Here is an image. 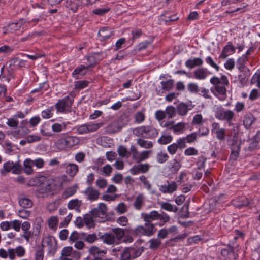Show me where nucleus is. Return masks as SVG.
<instances>
[{
    "instance_id": "4d7b16f0",
    "label": "nucleus",
    "mask_w": 260,
    "mask_h": 260,
    "mask_svg": "<svg viewBox=\"0 0 260 260\" xmlns=\"http://www.w3.org/2000/svg\"><path fill=\"white\" fill-rule=\"evenodd\" d=\"M18 215L21 218L28 219L30 216V212L25 209H21L18 211Z\"/></svg>"
},
{
    "instance_id": "f257e3e1",
    "label": "nucleus",
    "mask_w": 260,
    "mask_h": 260,
    "mask_svg": "<svg viewBox=\"0 0 260 260\" xmlns=\"http://www.w3.org/2000/svg\"><path fill=\"white\" fill-rule=\"evenodd\" d=\"M133 134L138 137L145 138H154L158 134L156 129L150 125L136 127L133 130Z\"/></svg>"
},
{
    "instance_id": "8fccbe9b",
    "label": "nucleus",
    "mask_w": 260,
    "mask_h": 260,
    "mask_svg": "<svg viewBox=\"0 0 260 260\" xmlns=\"http://www.w3.org/2000/svg\"><path fill=\"white\" fill-rule=\"evenodd\" d=\"M185 127V125L183 122L178 123L177 124L174 125L173 126H171L170 127H169V129L173 130L174 132H180L182 130H183Z\"/></svg>"
},
{
    "instance_id": "0eeeda50",
    "label": "nucleus",
    "mask_w": 260,
    "mask_h": 260,
    "mask_svg": "<svg viewBox=\"0 0 260 260\" xmlns=\"http://www.w3.org/2000/svg\"><path fill=\"white\" fill-rule=\"evenodd\" d=\"M229 145L231 150L230 159L231 160L235 161L239 155L240 144L238 142L237 139L233 138L229 141Z\"/></svg>"
},
{
    "instance_id": "37998d69",
    "label": "nucleus",
    "mask_w": 260,
    "mask_h": 260,
    "mask_svg": "<svg viewBox=\"0 0 260 260\" xmlns=\"http://www.w3.org/2000/svg\"><path fill=\"white\" fill-rule=\"evenodd\" d=\"M94 217L92 216V214H86L83 217L84 221L87 226H91V225H94L93 222Z\"/></svg>"
},
{
    "instance_id": "393cba45",
    "label": "nucleus",
    "mask_w": 260,
    "mask_h": 260,
    "mask_svg": "<svg viewBox=\"0 0 260 260\" xmlns=\"http://www.w3.org/2000/svg\"><path fill=\"white\" fill-rule=\"evenodd\" d=\"M77 188L78 185L77 184L67 188L63 193V198L67 199L74 195L76 192Z\"/></svg>"
},
{
    "instance_id": "7ed1b4c3",
    "label": "nucleus",
    "mask_w": 260,
    "mask_h": 260,
    "mask_svg": "<svg viewBox=\"0 0 260 260\" xmlns=\"http://www.w3.org/2000/svg\"><path fill=\"white\" fill-rule=\"evenodd\" d=\"M210 82L214 85L215 90L217 92V94H215V95L219 96L218 98L220 100H225L226 97V86L223 85L220 79L216 77L212 78L210 79Z\"/></svg>"
},
{
    "instance_id": "b1692460",
    "label": "nucleus",
    "mask_w": 260,
    "mask_h": 260,
    "mask_svg": "<svg viewBox=\"0 0 260 260\" xmlns=\"http://www.w3.org/2000/svg\"><path fill=\"white\" fill-rule=\"evenodd\" d=\"M145 221V230L146 231V235L150 236L153 235L156 232V229L155 228L154 225L151 223L150 221L144 220Z\"/></svg>"
},
{
    "instance_id": "79ce46f5",
    "label": "nucleus",
    "mask_w": 260,
    "mask_h": 260,
    "mask_svg": "<svg viewBox=\"0 0 260 260\" xmlns=\"http://www.w3.org/2000/svg\"><path fill=\"white\" fill-rule=\"evenodd\" d=\"M259 147V143L254 139L251 142L247 147L245 148V151L252 152Z\"/></svg>"
},
{
    "instance_id": "13d9d810",
    "label": "nucleus",
    "mask_w": 260,
    "mask_h": 260,
    "mask_svg": "<svg viewBox=\"0 0 260 260\" xmlns=\"http://www.w3.org/2000/svg\"><path fill=\"white\" fill-rule=\"evenodd\" d=\"M169 156L166 153H163L160 152L157 154V160L159 163H163L166 161L168 158Z\"/></svg>"
},
{
    "instance_id": "bf43d9fd",
    "label": "nucleus",
    "mask_w": 260,
    "mask_h": 260,
    "mask_svg": "<svg viewBox=\"0 0 260 260\" xmlns=\"http://www.w3.org/2000/svg\"><path fill=\"white\" fill-rule=\"evenodd\" d=\"M187 89L191 93H197L199 91L198 85L193 83H189L187 85Z\"/></svg>"
},
{
    "instance_id": "a878e982",
    "label": "nucleus",
    "mask_w": 260,
    "mask_h": 260,
    "mask_svg": "<svg viewBox=\"0 0 260 260\" xmlns=\"http://www.w3.org/2000/svg\"><path fill=\"white\" fill-rule=\"evenodd\" d=\"M129 233L136 236H141L146 235V231L143 226L140 225L136 228L134 230H128Z\"/></svg>"
},
{
    "instance_id": "dca6fc26",
    "label": "nucleus",
    "mask_w": 260,
    "mask_h": 260,
    "mask_svg": "<svg viewBox=\"0 0 260 260\" xmlns=\"http://www.w3.org/2000/svg\"><path fill=\"white\" fill-rule=\"evenodd\" d=\"M249 204V202L248 199L245 197H239L233 201V205L239 208L246 206Z\"/></svg>"
},
{
    "instance_id": "774afa93",
    "label": "nucleus",
    "mask_w": 260,
    "mask_h": 260,
    "mask_svg": "<svg viewBox=\"0 0 260 260\" xmlns=\"http://www.w3.org/2000/svg\"><path fill=\"white\" fill-rule=\"evenodd\" d=\"M251 83L254 84L257 83V86L260 89V73L259 74L255 73L251 80Z\"/></svg>"
},
{
    "instance_id": "c85d7f7f",
    "label": "nucleus",
    "mask_w": 260,
    "mask_h": 260,
    "mask_svg": "<svg viewBox=\"0 0 260 260\" xmlns=\"http://www.w3.org/2000/svg\"><path fill=\"white\" fill-rule=\"evenodd\" d=\"M144 198L142 194H138L134 203V206L137 210H140L144 204Z\"/></svg>"
},
{
    "instance_id": "2eb2a0df",
    "label": "nucleus",
    "mask_w": 260,
    "mask_h": 260,
    "mask_svg": "<svg viewBox=\"0 0 260 260\" xmlns=\"http://www.w3.org/2000/svg\"><path fill=\"white\" fill-rule=\"evenodd\" d=\"M65 1L66 7L74 13L76 12L79 7L81 6L79 0H77L76 2L75 0H65Z\"/></svg>"
},
{
    "instance_id": "72a5a7b5",
    "label": "nucleus",
    "mask_w": 260,
    "mask_h": 260,
    "mask_svg": "<svg viewBox=\"0 0 260 260\" xmlns=\"http://www.w3.org/2000/svg\"><path fill=\"white\" fill-rule=\"evenodd\" d=\"M88 133H91L95 132L99 129L101 127H102L104 125L103 122H100L98 123H94L92 122H90L88 123H86Z\"/></svg>"
},
{
    "instance_id": "a19ab883",
    "label": "nucleus",
    "mask_w": 260,
    "mask_h": 260,
    "mask_svg": "<svg viewBox=\"0 0 260 260\" xmlns=\"http://www.w3.org/2000/svg\"><path fill=\"white\" fill-rule=\"evenodd\" d=\"M89 67H85L84 65H80L79 67L76 68L73 71L72 75L74 78L78 79L77 75L79 74L84 75L85 73H82V71L85 69H88Z\"/></svg>"
},
{
    "instance_id": "603ef678",
    "label": "nucleus",
    "mask_w": 260,
    "mask_h": 260,
    "mask_svg": "<svg viewBox=\"0 0 260 260\" xmlns=\"http://www.w3.org/2000/svg\"><path fill=\"white\" fill-rule=\"evenodd\" d=\"M151 153V151H144L142 152L139 156L138 160H137V162L139 163L141 161L145 160L147 159L149 154Z\"/></svg>"
},
{
    "instance_id": "9d476101",
    "label": "nucleus",
    "mask_w": 260,
    "mask_h": 260,
    "mask_svg": "<svg viewBox=\"0 0 260 260\" xmlns=\"http://www.w3.org/2000/svg\"><path fill=\"white\" fill-rule=\"evenodd\" d=\"M177 184L175 182L171 183L168 182V184H165L160 186V190L163 193H172L177 190Z\"/></svg>"
},
{
    "instance_id": "49530a36",
    "label": "nucleus",
    "mask_w": 260,
    "mask_h": 260,
    "mask_svg": "<svg viewBox=\"0 0 260 260\" xmlns=\"http://www.w3.org/2000/svg\"><path fill=\"white\" fill-rule=\"evenodd\" d=\"M246 59L247 58L245 56H243L238 59L237 61V66L240 72H242V71H245V69H248L244 65V63Z\"/></svg>"
},
{
    "instance_id": "de8ad7c7",
    "label": "nucleus",
    "mask_w": 260,
    "mask_h": 260,
    "mask_svg": "<svg viewBox=\"0 0 260 260\" xmlns=\"http://www.w3.org/2000/svg\"><path fill=\"white\" fill-rule=\"evenodd\" d=\"M173 140L171 136L162 135L158 140V142L160 144H166L170 143Z\"/></svg>"
},
{
    "instance_id": "e2e57ef3",
    "label": "nucleus",
    "mask_w": 260,
    "mask_h": 260,
    "mask_svg": "<svg viewBox=\"0 0 260 260\" xmlns=\"http://www.w3.org/2000/svg\"><path fill=\"white\" fill-rule=\"evenodd\" d=\"M197 133L194 132L190 134L187 135L185 137H184L185 140L188 143H192L194 142L197 139Z\"/></svg>"
},
{
    "instance_id": "0e129e2a",
    "label": "nucleus",
    "mask_w": 260,
    "mask_h": 260,
    "mask_svg": "<svg viewBox=\"0 0 260 260\" xmlns=\"http://www.w3.org/2000/svg\"><path fill=\"white\" fill-rule=\"evenodd\" d=\"M206 62L214 68L217 71H219V67L214 62L213 59L210 56H208L206 58Z\"/></svg>"
},
{
    "instance_id": "c756f323",
    "label": "nucleus",
    "mask_w": 260,
    "mask_h": 260,
    "mask_svg": "<svg viewBox=\"0 0 260 260\" xmlns=\"http://www.w3.org/2000/svg\"><path fill=\"white\" fill-rule=\"evenodd\" d=\"M194 76L196 79H204L207 76L206 69L204 68H200L196 70L194 72Z\"/></svg>"
},
{
    "instance_id": "c03bdc74",
    "label": "nucleus",
    "mask_w": 260,
    "mask_h": 260,
    "mask_svg": "<svg viewBox=\"0 0 260 260\" xmlns=\"http://www.w3.org/2000/svg\"><path fill=\"white\" fill-rule=\"evenodd\" d=\"M176 109L172 106H168L166 109V115L169 119L174 117L176 115Z\"/></svg>"
},
{
    "instance_id": "5fc2aeb1",
    "label": "nucleus",
    "mask_w": 260,
    "mask_h": 260,
    "mask_svg": "<svg viewBox=\"0 0 260 260\" xmlns=\"http://www.w3.org/2000/svg\"><path fill=\"white\" fill-rule=\"evenodd\" d=\"M181 167L180 163L177 161L176 159L173 160L172 165L171 167V170L172 172L176 173L180 169Z\"/></svg>"
},
{
    "instance_id": "6e6552de",
    "label": "nucleus",
    "mask_w": 260,
    "mask_h": 260,
    "mask_svg": "<svg viewBox=\"0 0 260 260\" xmlns=\"http://www.w3.org/2000/svg\"><path fill=\"white\" fill-rule=\"evenodd\" d=\"M4 170H2V173L5 172H9L12 170L14 174H19L20 172V166L19 164H14L13 162H7L4 164Z\"/></svg>"
},
{
    "instance_id": "9b49d317",
    "label": "nucleus",
    "mask_w": 260,
    "mask_h": 260,
    "mask_svg": "<svg viewBox=\"0 0 260 260\" xmlns=\"http://www.w3.org/2000/svg\"><path fill=\"white\" fill-rule=\"evenodd\" d=\"M99 238L102 240L104 243L108 245L117 244L114 239V235L112 233H106L103 235H99Z\"/></svg>"
},
{
    "instance_id": "3c124183",
    "label": "nucleus",
    "mask_w": 260,
    "mask_h": 260,
    "mask_svg": "<svg viewBox=\"0 0 260 260\" xmlns=\"http://www.w3.org/2000/svg\"><path fill=\"white\" fill-rule=\"evenodd\" d=\"M23 25L22 21H19V22L15 23H12L8 26L10 30L12 31H16L19 30Z\"/></svg>"
},
{
    "instance_id": "473e14b6",
    "label": "nucleus",
    "mask_w": 260,
    "mask_h": 260,
    "mask_svg": "<svg viewBox=\"0 0 260 260\" xmlns=\"http://www.w3.org/2000/svg\"><path fill=\"white\" fill-rule=\"evenodd\" d=\"M137 143L141 147L146 149L151 148L153 147V143L151 141L145 140L142 138H139L137 140Z\"/></svg>"
},
{
    "instance_id": "4c0bfd02",
    "label": "nucleus",
    "mask_w": 260,
    "mask_h": 260,
    "mask_svg": "<svg viewBox=\"0 0 260 260\" xmlns=\"http://www.w3.org/2000/svg\"><path fill=\"white\" fill-rule=\"evenodd\" d=\"M174 81L173 79H169L166 81H161L160 84L162 86V89L166 91L171 90L174 85Z\"/></svg>"
},
{
    "instance_id": "f8f14e48",
    "label": "nucleus",
    "mask_w": 260,
    "mask_h": 260,
    "mask_svg": "<svg viewBox=\"0 0 260 260\" xmlns=\"http://www.w3.org/2000/svg\"><path fill=\"white\" fill-rule=\"evenodd\" d=\"M112 234L114 235V239L117 244H118L122 238L124 237L125 232V231H128V229H122L119 228H115L111 229Z\"/></svg>"
},
{
    "instance_id": "f03ea898",
    "label": "nucleus",
    "mask_w": 260,
    "mask_h": 260,
    "mask_svg": "<svg viewBox=\"0 0 260 260\" xmlns=\"http://www.w3.org/2000/svg\"><path fill=\"white\" fill-rule=\"evenodd\" d=\"M144 220L150 221L151 220H160L161 223L159 226L164 225L170 220V217L165 212L162 211L160 213L156 211H152L149 214H142Z\"/></svg>"
},
{
    "instance_id": "f704fd0d",
    "label": "nucleus",
    "mask_w": 260,
    "mask_h": 260,
    "mask_svg": "<svg viewBox=\"0 0 260 260\" xmlns=\"http://www.w3.org/2000/svg\"><path fill=\"white\" fill-rule=\"evenodd\" d=\"M149 248L153 250L157 249L161 244V241L158 238L151 239L149 240Z\"/></svg>"
},
{
    "instance_id": "69168bd1",
    "label": "nucleus",
    "mask_w": 260,
    "mask_h": 260,
    "mask_svg": "<svg viewBox=\"0 0 260 260\" xmlns=\"http://www.w3.org/2000/svg\"><path fill=\"white\" fill-rule=\"evenodd\" d=\"M15 253L18 257H22L25 254V250L24 247L21 246L17 247L15 249Z\"/></svg>"
},
{
    "instance_id": "6ab92c4d",
    "label": "nucleus",
    "mask_w": 260,
    "mask_h": 260,
    "mask_svg": "<svg viewBox=\"0 0 260 260\" xmlns=\"http://www.w3.org/2000/svg\"><path fill=\"white\" fill-rule=\"evenodd\" d=\"M82 201L78 199H74L70 201L68 204V208L69 209H75L77 212H80V207Z\"/></svg>"
},
{
    "instance_id": "20e7f679",
    "label": "nucleus",
    "mask_w": 260,
    "mask_h": 260,
    "mask_svg": "<svg viewBox=\"0 0 260 260\" xmlns=\"http://www.w3.org/2000/svg\"><path fill=\"white\" fill-rule=\"evenodd\" d=\"M74 100L69 96L59 100L55 104L57 112L59 113H68L71 112V108L73 104Z\"/></svg>"
},
{
    "instance_id": "7c9ffc66",
    "label": "nucleus",
    "mask_w": 260,
    "mask_h": 260,
    "mask_svg": "<svg viewBox=\"0 0 260 260\" xmlns=\"http://www.w3.org/2000/svg\"><path fill=\"white\" fill-rule=\"evenodd\" d=\"M26 63V60L19 59L18 58H15L11 60L10 66L17 68H23L25 67Z\"/></svg>"
},
{
    "instance_id": "6e6d98bb",
    "label": "nucleus",
    "mask_w": 260,
    "mask_h": 260,
    "mask_svg": "<svg viewBox=\"0 0 260 260\" xmlns=\"http://www.w3.org/2000/svg\"><path fill=\"white\" fill-rule=\"evenodd\" d=\"M145 115L142 112H137L135 116V121L136 123H140L145 120Z\"/></svg>"
},
{
    "instance_id": "09e8293b",
    "label": "nucleus",
    "mask_w": 260,
    "mask_h": 260,
    "mask_svg": "<svg viewBox=\"0 0 260 260\" xmlns=\"http://www.w3.org/2000/svg\"><path fill=\"white\" fill-rule=\"evenodd\" d=\"M44 245L42 244L40 247H38L35 253V260H43L44 253H43Z\"/></svg>"
},
{
    "instance_id": "ea45409f",
    "label": "nucleus",
    "mask_w": 260,
    "mask_h": 260,
    "mask_svg": "<svg viewBox=\"0 0 260 260\" xmlns=\"http://www.w3.org/2000/svg\"><path fill=\"white\" fill-rule=\"evenodd\" d=\"M89 251L90 254L92 255H97L96 257L103 256L104 254L106 253V250H101L98 247L96 246L91 247L89 249Z\"/></svg>"
},
{
    "instance_id": "412c9836",
    "label": "nucleus",
    "mask_w": 260,
    "mask_h": 260,
    "mask_svg": "<svg viewBox=\"0 0 260 260\" xmlns=\"http://www.w3.org/2000/svg\"><path fill=\"white\" fill-rule=\"evenodd\" d=\"M255 120V118L251 113H248L244 117L243 125L246 129H249Z\"/></svg>"
},
{
    "instance_id": "423d86ee",
    "label": "nucleus",
    "mask_w": 260,
    "mask_h": 260,
    "mask_svg": "<svg viewBox=\"0 0 260 260\" xmlns=\"http://www.w3.org/2000/svg\"><path fill=\"white\" fill-rule=\"evenodd\" d=\"M125 124V123L123 122L122 117H120L107 126L105 131L107 134H114L120 131Z\"/></svg>"
},
{
    "instance_id": "ddd939ff",
    "label": "nucleus",
    "mask_w": 260,
    "mask_h": 260,
    "mask_svg": "<svg viewBox=\"0 0 260 260\" xmlns=\"http://www.w3.org/2000/svg\"><path fill=\"white\" fill-rule=\"evenodd\" d=\"M84 193L87 196L88 199L91 201L96 200L100 195L99 191L91 186L87 187L85 190Z\"/></svg>"
},
{
    "instance_id": "4468645a",
    "label": "nucleus",
    "mask_w": 260,
    "mask_h": 260,
    "mask_svg": "<svg viewBox=\"0 0 260 260\" xmlns=\"http://www.w3.org/2000/svg\"><path fill=\"white\" fill-rule=\"evenodd\" d=\"M127 248L129 252H130L131 257L133 259H135L140 256L145 249L144 247L143 246L140 247H130Z\"/></svg>"
},
{
    "instance_id": "c9c22d12",
    "label": "nucleus",
    "mask_w": 260,
    "mask_h": 260,
    "mask_svg": "<svg viewBox=\"0 0 260 260\" xmlns=\"http://www.w3.org/2000/svg\"><path fill=\"white\" fill-rule=\"evenodd\" d=\"M34 165V161L27 159L24 161V167L25 172L28 174H31L32 173V166Z\"/></svg>"
},
{
    "instance_id": "39448f33",
    "label": "nucleus",
    "mask_w": 260,
    "mask_h": 260,
    "mask_svg": "<svg viewBox=\"0 0 260 260\" xmlns=\"http://www.w3.org/2000/svg\"><path fill=\"white\" fill-rule=\"evenodd\" d=\"M107 211V208L104 203H100L97 208H94L90 211V213L94 217L96 220L100 222L105 221L106 215Z\"/></svg>"
},
{
    "instance_id": "680f3d73",
    "label": "nucleus",
    "mask_w": 260,
    "mask_h": 260,
    "mask_svg": "<svg viewBox=\"0 0 260 260\" xmlns=\"http://www.w3.org/2000/svg\"><path fill=\"white\" fill-rule=\"evenodd\" d=\"M132 40L134 41L135 40L139 38L142 35V31L140 29H135L132 31Z\"/></svg>"
},
{
    "instance_id": "052dcab7",
    "label": "nucleus",
    "mask_w": 260,
    "mask_h": 260,
    "mask_svg": "<svg viewBox=\"0 0 260 260\" xmlns=\"http://www.w3.org/2000/svg\"><path fill=\"white\" fill-rule=\"evenodd\" d=\"M152 43V41H145L139 44L137 47L138 51H140L142 50L146 49Z\"/></svg>"
},
{
    "instance_id": "5701e85b",
    "label": "nucleus",
    "mask_w": 260,
    "mask_h": 260,
    "mask_svg": "<svg viewBox=\"0 0 260 260\" xmlns=\"http://www.w3.org/2000/svg\"><path fill=\"white\" fill-rule=\"evenodd\" d=\"M241 72L243 74H240L238 76V79L240 83L242 85L246 84L250 76V71L248 69H245V71H242Z\"/></svg>"
},
{
    "instance_id": "338daca9",
    "label": "nucleus",
    "mask_w": 260,
    "mask_h": 260,
    "mask_svg": "<svg viewBox=\"0 0 260 260\" xmlns=\"http://www.w3.org/2000/svg\"><path fill=\"white\" fill-rule=\"evenodd\" d=\"M198 153V151L193 147H189L186 149L184 151V154L187 156L196 155Z\"/></svg>"
},
{
    "instance_id": "1a4fd4ad",
    "label": "nucleus",
    "mask_w": 260,
    "mask_h": 260,
    "mask_svg": "<svg viewBox=\"0 0 260 260\" xmlns=\"http://www.w3.org/2000/svg\"><path fill=\"white\" fill-rule=\"evenodd\" d=\"M149 167L150 166L148 164L134 165L130 169V172L133 175H136L139 173H145L148 171Z\"/></svg>"
},
{
    "instance_id": "a18cd8bd",
    "label": "nucleus",
    "mask_w": 260,
    "mask_h": 260,
    "mask_svg": "<svg viewBox=\"0 0 260 260\" xmlns=\"http://www.w3.org/2000/svg\"><path fill=\"white\" fill-rule=\"evenodd\" d=\"M117 152L119 156L122 157H128L131 154L130 152H129L127 149L123 146H120L118 147Z\"/></svg>"
},
{
    "instance_id": "e433bc0d",
    "label": "nucleus",
    "mask_w": 260,
    "mask_h": 260,
    "mask_svg": "<svg viewBox=\"0 0 260 260\" xmlns=\"http://www.w3.org/2000/svg\"><path fill=\"white\" fill-rule=\"evenodd\" d=\"M221 254L223 256L230 258L231 255H234V249L233 247L228 245L225 248L221 249Z\"/></svg>"
},
{
    "instance_id": "cd10ccee",
    "label": "nucleus",
    "mask_w": 260,
    "mask_h": 260,
    "mask_svg": "<svg viewBox=\"0 0 260 260\" xmlns=\"http://www.w3.org/2000/svg\"><path fill=\"white\" fill-rule=\"evenodd\" d=\"M189 110L188 106L184 103L179 104L177 107V112L179 115L181 116L186 115Z\"/></svg>"
},
{
    "instance_id": "bb28decb",
    "label": "nucleus",
    "mask_w": 260,
    "mask_h": 260,
    "mask_svg": "<svg viewBox=\"0 0 260 260\" xmlns=\"http://www.w3.org/2000/svg\"><path fill=\"white\" fill-rule=\"evenodd\" d=\"M78 171V167L75 164H70L66 167V172L70 176L74 177Z\"/></svg>"
},
{
    "instance_id": "a211bd4d",
    "label": "nucleus",
    "mask_w": 260,
    "mask_h": 260,
    "mask_svg": "<svg viewBox=\"0 0 260 260\" xmlns=\"http://www.w3.org/2000/svg\"><path fill=\"white\" fill-rule=\"evenodd\" d=\"M113 32V31H111L109 27H104L99 31L98 35L101 37V40H105L109 39Z\"/></svg>"
},
{
    "instance_id": "aec40b11",
    "label": "nucleus",
    "mask_w": 260,
    "mask_h": 260,
    "mask_svg": "<svg viewBox=\"0 0 260 260\" xmlns=\"http://www.w3.org/2000/svg\"><path fill=\"white\" fill-rule=\"evenodd\" d=\"M230 52H231L232 53L235 52V48L231 42H229L228 45L224 46L219 57L225 59L228 56V53Z\"/></svg>"
},
{
    "instance_id": "4be33fe9",
    "label": "nucleus",
    "mask_w": 260,
    "mask_h": 260,
    "mask_svg": "<svg viewBox=\"0 0 260 260\" xmlns=\"http://www.w3.org/2000/svg\"><path fill=\"white\" fill-rule=\"evenodd\" d=\"M203 63V60L201 58H195L193 59H188L185 62V66L190 69L195 66H201Z\"/></svg>"
},
{
    "instance_id": "58836bf2",
    "label": "nucleus",
    "mask_w": 260,
    "mask_h": 260,
    "mask_svg": "<svg viewBox=\"0 0 260 260\" xmlns=\"http://www.w3.org/2000/svg\"><path fill=\"white\" fill-rule=\"evenodd\" d=\"M81 235L82 236L81 237L82 239L90 243L94 242L97 239V237L95 234L86 235L85 233H82Z\"/></svg>"
},
{
    "instance_id": "864d4df0",
    "label": "nucleus",
    "mask_w": 260,
    "mask_h": 260,
    "mask_svg": "<svg viewBox=\"0 0 260 260\" xmlns=\"http://www.w3.org/2000/svg\"><path fill=\"white\" fill-rule=\"evenodd\" d=\"M131 258L128 248H125L120 254V260H129Z\"/></svg>"
},
{
    "instance_id": "f3484780",
    "label": "nucleus",
    "mask_w": 260,
    "mask_h": 260,
    "mask_svg": "<svg viewBox=\"0 0 260 260\" xmlns=\"http://www.w3.org/2000/svg\"><path fill=\"white\" fill-rule=\"evenodd\" d=\"M18 203L19 205L23 208H28L32 206V201L28 198L23 196L19 197Z\"/></svg>"
},
{
    "instance_id": "2f4dec72",
    "label": "nucleus",
    "mask_w": 260,
    "mask_h": 260,
    "mask_svg": "<svg viewBox=\"0 0 260 260\" xmlns=\"http://www.w3.org/2000/svg\"><path fill=\"white\" fill-rule=\"evenodd\" d=\"M160 208L162 209L170 212H177L178 210V208L177 206H173L170 203L167 202L162 203L160 205Z\"/></svg>"
}]
</instances>
